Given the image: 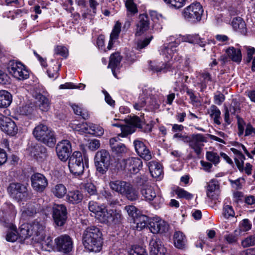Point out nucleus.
<instances>
[{
	"label": "nucleus",
	"instance_id": "47",
	"mask_svg": "<svg viewBox=\"0 0 255 255\" xmlns=\"http://www.w3.org/2000/svg\"><path fill=\"white\" fill-rule=\"evenodd\" d=\"M51 192L56 197L62 198L67 193V189L63 184H58L51 189Z\"/></svg>",
	"mask_w": 255,
	"mask_h": 255
},
{
	"label": "nucleus",
	"instance_id": "3",
	"mask_svg": "<svg viewBox=\"0 0 255 255\" xmlns=\"http://www.w3.org/2000/svg\"><path fill=\"white\" fill-rule=\"evenodd\" d=\"M85 165H87V161L84 157L82 153L79 151H74L70 156L68 166L71 173L75 176H79L83 174L85 168Z\"/></svg>",
	"mask_w": 255,
	"mask_h": 255
},
{
	"label": "nucleus",
	"instance_id": "20",
	"mask_svg": "<svg viewBox=\"0 0 255 255\" xmlns=\"http://www.w3.org/2000/svg\"><path fill=\"white\" fill-rule=\"evenodd\" d=\"M31 181L33 188L40 192H42L48 185L46 178L40 173L32 175L31 177Z\"/></svg>",
	"mask_w": 255,
	"mask_h": 255
},
{
	"label": "nucleus",
	"instance_id": "22",
	"mask_svg": "<svg viewBox=\"0 0 255 255\" xmlns=\"http://www.w3.org/2000/svg\"><path fill=\"white\" fill-rule=\"evenodd\" d=\"M30 224L32 235L36 238L35 240H41L43 239L45 234V227L44 222L36 220Z\"/></svg>",
	"mask_w": 255,
	"mask_h": 255
},
{
	"label": "nucleus",
	"instance_id": "28",
	"mask_svg": "<svg viewBox=\"0 0 255 255\" xmlns=\"http://www.w3.org/2000/svg\"><path fill=\"white\" fill-rule=\"evenodd\" d=\"M35 101V107L42 112H46L50 109V102L49 100L40 93L36 94L34 96Z\"/></svg>",
	"mask_w": 255,
	"mask_h": 255
},
{
	"label": "nucleus",
	"instance_id": "21",
	"mask_svg": "<svg viewBox=\"0 0 255 255\" xmlns=\"http://www.w3.org/2000/svg\"><path fill=\"white\" fill-rule=\"evenodd\" d=\"M135 150L137 154L145 160H149L151 158L150 150L143 142L136 139L133 142Z\"/></svg>",
	"mask_w": 255,
	"mask_h": 255
},
{
	"label": "nucleus",
	"instance_id": "17",
	"mask_svg": "<svg viewBox=\"0 0 255 255\" xmlns=\"http://www.w3.org/2000/svg\"><path fill=\"white\" fill-rule=\"evenodd\" d=\"M0 128L6 134L13 136L17 132L15 123L10 118L0 115Z\"/></svg>",
	"mask_w": 255,
	"mask_h": 255
},
{
	"label": "nucleus",
	"instance_id": "7",
	"mask_svg": "<svg viewBox=\"0 0 255 255\" xmlns=\"http://www.w3.org/2000/svg\"><path fill=\"white\" fill-rule=\"evenodd\" d=\"M95 165L97 170L101 174H105L108 170L111 163V156L107 150L98 151L95 155Z\"/></svg>",
	"mask_w": 255,
	"mask_h": 255
},
{
	"label": "nucleus",
	"instance_id": "55",
	"mask_svg": "<svg viewBox=\"0 0 255 255\" xmlns=\"http://www.w3.org/2000/svg\"><path fill=\"white\" fill-rule=\"evenodd\" d=\"M18 237V233L16 230V227L12 225L10 231H8L6 234V240L8 242H14Z\"/></svg>",
	"mask_w": 255,
	"mask_h": 255
},
{
	"label": "nucleus",
	"instance_id": "61",
	"mask_svg": "<svg viewBox=\"0 0 255 255\" xmlns=\"http://www.w3.org/2000/svg\"><path fill=\"white\" fill-rule=\"evenodd\" d=\"M224 240L230 245H235L238 243V237L235 233L227 234L224 236Z\"/></svg>",
	"mask_w": 255,
	"mask_h": 255
},
{
	"label": "nucleus",
	"instance_id": "5",
	"mask_svg": "<svg viewBox=\"0 0 255 255\" xmlns=\"http://www.w3.org/2000/svg\"><path fill=\"white\" fill-rule=\"evenodd\" d=\"M9 73L18 80H24L29 78V73L21 62L10 61L7 66Z\"/></svg>",
	"mask_w": 255,
	"mask_h": 255
},
{
	"label": "nucleus",
	"instance_id": "60",
	"mask_svg": "<svg viewBox=\"0 0 255 255\" xmlns=\"http://www.w3.org/2000/svg\"><path fill=\"white\" fill-rule=\"evenodd\" d=\"M125 4L127 11L129 14H135L137 12L136 5L134 3L133 0H127Z\"/></svg>",
	"mask_w": 255,
	"mask_h": 255
},
{
	"label": "nucleus",
	"instance_id": "49",
	"mask_svg": "<svg viewBox=\"0 0 255 255\" xmlns=\"http://www.w3.org/2000/svg\"><path fill=\"white\" fill-rule=\"evenodd\" d=\"M148 222V217L145 215H141L137 217L134 220V222L136 224V228L137 230H141L146 227Z\"/></svg>",
	"mask_w": 255,
	"mask_h": 255
},
{
	"label": "nucleus",
	"instance_id": "12",
	"mask_svg": "<svg viewBox=\"0 0 255 255\" xmlns=\"http://www.w3.org/2000/svg\"><path fill=\"white\" fill-rule=\"evenodd\" d=\"M141 193L145 200L151 204L155 208H159L163 202V199L160 196L156 195L153 188L149 185H145L141 190Z\"/></svg>",
	"mask_w": 255,
	"mask_h": 255
},
{
	"label": "nucleus",
	"instance_id": "63",
	"mask_svg": "<svg viewBox=\"0 0 255 255\" xmlns=\"http://www.w3.org/2000/svg\"><path fill=\"white\" fill-rule=\"evenodd\" d=\"M146 103L145 97L143 95H140L137 101L133 104V107L135 110L140 111L145 107Z\"/></svg>",
	"mask_w": 255,
	"mask_h": 255
},
{
	"label": "nucleus",
	"instance_id": "53",
	"mask_svg": "<svg viewBox=\"0 0 255 255\" xmlns=\"http://www.w3.org/2000/svg\"><path fill=\"white\" fill-rule=\"evenodd\" d=\"M38 242H41L42 248L45 251H50L53 248V242L52 238L48 236L41 240H37Z\"/></svg>",
	"mask_w": 255,
	"mask_h": 255
},
{
	"label": "nucleus",
	"instance_id": "19",
	"mask_svg": "<svg viewBox=\"0 0 255 255\" xmlns=\"http://www.w3.org/2000/svg\"><path fill=\"white\" fill-rule=\"evenodd\" d=\"M238 117V134L240 136H253L255 134V128L250 124H246L245 121L240 118Z\"/></svg>",
	"mask_w": 255,
	"mask_h": 255
},
{
	"label": "nucleus",
	"instance_id": "43",
	"mask_svg": "<svg viewBox=\"0 0 255 255\" xmlns=\"http://www.w3.org/2000/svg\"><path fill=\"white\" fill-rule=\"evenodd\" d=\"M181 38L182 41L198 44L201 47H204L205 45V41L201 39L198 35H187L181 36Z\"/></svg>",
	"mask_w": 255,
	"mask_h": 255
},
{
	"label": "nucleus",
	"instance_id": "24",
	"mask_svg": "<svg viewBox=\"0 0 255 255\" xmlns=\"http://www.w3.org/2000/svg\"><path fill=\"white\" fill-rule=\"evenodd\" d=\"M105 216L106 217L107 221L102 222V223L110 225L119 224L121 223L123 219L121 212L118 210H110L107 211V215H106Z\"/></svg>",
	"mask_w": 255,
	"mask_h": 255
},
{
	"label": "nucleus",
	"instance_id": "1",
	"mask_svg": "<svg viewBox=\"0 0 255 255\" xmlns=\"http://www.w3.org/2000/svg\"><path fill=\"white\" fill-rule=\"evenodd\" d=\"M102 233L94 226L88 227L83 235V243L86 249L91 252H99L102 249Z\"/></svg>",
	"mask_w": 255,
	"mask_h": 255
},
{
	"label": "nucleus",
	"instance_id": "2",
	"mask_svg": "<svg viewBox=\"0 0 255 255\" xmlns=\"http://www.w3.org/2000/svg\"><path fill=\"white\" fill-rule=\"evenodd\" d=\"M33 134L37 140L49 147L53 146L56 143L54 132L45 125L40 124L36 126L33 129Z\"/></svg>",
	"mask_w": 255,
	"mask_h": 255
},
{
	"label": "nucleus",
	"instance_id": "18",
	"mask_svg": "<svg viewBox=\"0 0 255 255\" xmlns=\"http://www.w3.org/2000/svg\"><path fill=\"white\" fill-rule=\"evenodd\" d=\"M149 228L153 234L163 233L168 230V225L158 217L152 219L149 223Z\"/></svg>",
	"mask_w": 255,
	"mask_h": 255
},
{
	"label": "nucleus",
	"instance_id": "58",
	"mask_svg": "<svg viewBox=\"0 0 255 255\" xmlns=\"http://www.w3.org/2000/svg\"><path fill=\"white\" fill-rule=\"evenodd\" d=\"M223 215L227 219L234 217L235 213L233 207L228 205L224 206L223 209Z\"/></svg>",
	"mask_w": 255,
	"mask_h": 255
},
{
	"label": "nucleus",
	"instance_id": "23",
	"mask_svg": "<svg viewBox=\"0 0 255 255\" xmlns=\"http://www.w3.org/2000/svg\"><path fill=\"white\" fill-rule=\"evenodd\" d=\"M149 248L150 255H165L167 252V250L162 243L157 239L151 240Z\"/></svg>",
	"mask_w": 255,
	"mask_h": 255
},
{
	"label": "nucleus",
	"instance_id": "56",
	"mask_svg": "<svg viewBox=\"0 0 255 255\" xmlns=\"http://www.w3.org/2000/svg\"><path fill=\"white\" fill-rule=\"evenodd\" d=\"M175 193L180 198H185L186 200H190L193 198V195L192 194L179 187H178L175 190Z\"/></svg>",
	"mask_w": 255,
	"mask_h": 255
},
{
	"label": "nucleus",
	"instance_id": "29",
	"mask_svg": "<svg viewBox=\"0 0 255 255\" xmlns=\"http://www.w3.org/2000/svg\"><path fill=\"white\" fill-rule=\"evenodd\" d=\"M219 194V185L215 179L211 180L207 187L206 195L211 199H216Z\"/></svg>",
	"mask_w": 255,
	"mask_h": 255
},
{
	"label": "nucleus",
	"instance_id": "37",
	"mask_svg": "<svg viewBox=\"0 0 255 255\" xmlns=\"http://www.w3.org/2000/svg\"><path fill=\"white\" fill-rule=\"evenodd\" d=\"M122 57L119 52H116L111 55L108 67L112 69L113 75L117 77L116 70L120 65Z\"/></svg>",
	"mask_w": 255,
	"mask_h": 255
},
{
	"label": "nucleus",
	"instance_id": "38",
	"mask_svg": "<svg viewBox=\"0 0 255 255\" xmlns=\"http://www.w3.org/2000/svg\"><path fill=\"white\" fill-rule=\"evenodd\" d=\"M12 95L6 90H0V108H5L11 103Z\"/></svg>",
	"mask_w": 255,
	"mask_h": 255
},
{
	"label": "nucleus",
	"instance_id": "8",
	"mask_svg": "<svg viewBox=\"0 0 255 255\" xmlns=\"http://www.w3.org/2000/svg\"><path fill=\"white\" fill-rule=\"evenodd\" d=\"M206 137L201 133H194L189 135L186 142L189 147L193 150L195 154L199 156L202 152L204 142H206Z\"/></svg>",
	"mask_w": 255,
	"mask_h": 255
},
{
	"label": "nucleus",
	"instance_id": "32",
	"mask_svg": "<svg viewBox=\"0 0 255 255\" xmlns=\"http://www.w3.org/2000/svg\"><path fill=\"white\" fill-rule=\"evenodd\" d=\"M149 17H142L136 24L135 36H141L149 29Z\"/></svg>",
	"mask_w": 255,
	"mask_h": 255
},
{
	"label": "nucleus",
	"instance_id": "39",
	"mask_svg": "<svg viewBox=\"0 0 255 255\" xmlns=\"http://www.w3.org/2000/svg\"><path fill=\"white\" fill-rule=\"evenodd\" d=\"M200 82L197 84L200 86L201 91H202L207 87V85L209 82H213L211 75L207 71H203L200 74Z\"/></svg>",
	"mask_w": 255,
	"mask_h": 255
},
{
	"label": "nucleus",
	"instance_id": "51",
	"mask_svg": "<svg viewBox=\"0 0 255 255\" xmlns=\"http://www.w3.org/2000/svg\"><path fill=\"white\" fill-rule=\"evenodd\" d=\"M104 132L103 128L99 126L89 124L88 133L93 134L97 136H102Z\"/></svg>",
	"mask_w": 255,
	"mask_h": 255
},
{
	"label": "nucleus",
	"instance_id": "9",
	"mask_svg": "<svg viewBox=\"0 0 255 255\" xmlns=\"http://www.w3.org/2000/svg\"><path fill=\"white\" fill-rule=\"evenodd\" d=\"M7 192L12 198L18 201L26 200L28 197L27 187L21 183H10L7 188Z\"/></svg>",
	"mask_w": 255,
	"mask_h": 255
},
{
	"label": "nucleus",
	"instance_id": "48",
	"mask_svg": "<svg viewBox=\"0 0 255 255\" xmlns=\"http://www.w3.org/2000/svg\"><path fill=\"white\" fill-rule=\"evenodd\" d=\"M171 68V64L166 63L162 64L161 66L156 65L154 63L151 62L150 68L153 72L166 73L169 71Z\"/></svg>",
	"mask_w": 255,
	"mask_h": 255
},
{
	"label": "nucleus",
	"instance_id": "46",
	"mask_svg": "<svg viewBox=\"0 0 255 255\" xmlns=\"http://www.w3.org/2000/svg\"><path fill=\"white\" fill-rule=\"evenodd\" d=\"M185 237L183 234L180 232H175L174 234V244L178 249H182L185 245Z\"/></svg>",
	"mask_w": 255,
	"mask_h": 255
},
{
	"label": "nucleus",
	"instance_id": "50",
	"mask_svg": "<svg viewBox=\"0 0 255 255\" xmlns=\"http://www.w3.org/2000/svg\"><path fill=\"white\" fill-rule=\"evenodd\" d=\"M129 255H148L145 248L139 246H133L128 251Z\"/></svg>",
	"mask_w": 255,
	"mask_h": 255
},
{
	"label": "nucleus",
	"instance_id": "59",
	"mask_svg": "<svg viewBox=\"0 0 255 255\" xmlns=\"http://www.w3.org/2000/svg\"><path fill=\"white\" fill-rule=\"evenodd\" d=\"M228 110L231 114L236 115L240 112V103L236 99H233Z\"/></svg>",
	"mask_w": 255,
	"mask_h": 255
},
{
	"label": "nucleus",
	"instance_id": "40",
	"mask_svg": "<svg viewBox=\"0 0 255 255\" xmlns=\"http://www.w3.org/2000/svg\"><path fill=\"white\" fill-rule=\"evenodd\" d=\"M69 126L73 130L79 132L80 133H88L89 124H87V123H80L78 121H73L70 124Z\"/></svg>",
	"mask_w": 255,
	"mask_h": 255
},
{
	"label": "nucleus",
	"instance_id": "4",
	"mask_svg": "<svg viewBox=\"0 0 255 255\" xmlns=\"http://www.w3.org/2000/svg\"><path fill=\"white\" fill-rule=\"evenodd\" d=\"M238 147L239 149L235 148H231V150L235 155L234 157L235 163L240 171H245L248 175H251L252 174V165L250 163H247L246 164V167L245 168L244 167V160L245 158L244 155L240 151L241 148H242L244 150L245 153L249 157H251V155L244 145L241 144L238 146Z\"/></svg>",
	"mask_w": 255,
	"mask_h": 255
},
{
	"label": "nucleus",
	"instance_id": "33",
	"mask_svg": "<svg viewBox=\"0 0 255 255\" xmlns=\"http://www.w3.org/2000/svg\"><path fill=\"white\" fill-rule=\"evenodd\" d=\"M231 25L234 30L245 34L247 29L246 24L242 17H235L233 18Z\"/></svg>",
	"mask_w": 255,
	"mask_h": 255
},
{
	"label": "nucleus",
	"instance_id": "35",
	"mask_svg": "<svg viewBox=\"0 0 255 255\" xmlns=\"http://www.w3.org/2000/svg\"><path fill=\"white\" fill-rule=\"evenodd\" d=\"M83 198V194L79 190L70 191L67 193L66 196V201L72 204L81 202Z\"/></svg>",
	"mask_w": 255,
	"mask_h": 255
},
{
	"label": "nucleus",
	"instance_id": "27",
	"mask_svg": "<svg viewBox=\"0 0 255 255\" xmlns=\"http://www.w3.org/2000/svg\"><path fill=\"white\" fill-rule=\"evenodd\" d=\"M31 155L33 156L37 161L42 162L47 157L46 148L42 145H36L31 150Z\"/></svg>",
	"mask_w": 255,
	"mask_h": 255
},
{
	"label": "nucleus",
	"instance_id": "52",
	"mask_svg": "<svg viewBox=\"0 0 255 255\" xmlns=\"http://www.w3.org/2000/svg\"><path fill=\"white\" fill-rule=\"evenodd\" d=\"M71 107L75 114L81 116L83 119H86L89 117L88 112L79 105L72 104L71 105Z\"/></svg>",
	"mask_w": 255,
	"mask_h": 255
},
{
	"label": "nucleus",
	"instance_id": "13",
	"mask_svg": "<svg viewBox=\"0 0 255 255\" xmlns=\"http://www.w3.org/2000/svg\"><path fill=\"white\" fill-rule=\"evenodd\" d=\"M143 122L138 117L135 116L128 120V124L121 127V133L119 134L122 137H126L135 131V128H142Z\"/></svg>",
	"mask_w": 255,
	"mask_h": 255
},
{
	"label": "nucleus",
	"instance_id": "57",
	"mask_svg": "<svg viewBox=\"0 0 255 255\" xmlns=\"http://www.w3.org/2000/svg\"><path fill=\"white\" fill-rule=\"evenodd\" d=\"M206 157L208 160L212 162L215 165L220 162V156L215 152L207 151L206 154Z\"/></svg>",
	"mask_w": 255,
	"mask_h": 255
},
{
	"label": "nucleus",
	"instance_id": "41",
	"mask_svg": "<svg viewBox=\"0 0 255 255\" xmlns=\"http://www.w3.org/2000/svg\"><path fill=\"white\" fill-rule=\"evenodd\" d=\"M228 56L233 61L240 62L242 60L241 51L239 49H236L234 47H230L226 50Z\"/></svg>",
	"mask_w": 255,
	"mask_h": 255
},
{
	"label": "nucleus",
	"instance_id": "64",
	"mask_svg": "<svg viewBox=\"0 0 255 255\" xmlns=\"http://www.w3.org/2000/svg\"><path fill=\"white\" fill-rule=\"evenodd\" d=\"M34 108L30 105H26L20 108V113L23 115H28L32 114L34 111Z\"/></svg>",
	"mask_w": 255,
	"mask_h": 255
},
{
	"label": "nucleus",
	"instance_id": "31",
	"mask_svg": "<svg viewBox=\"0 0 255 255\" xmlns=\"http://www.w3.org/2000/svg\"><path fill=\"white\" fill-rule=\"evenodd\" d=\"M38 205L36 204H27L21 210V218L27 220L28 218L34 216L37 212Z\"/></svg>",
	"mask_w": 255,
	"mask_h": 255
},
{
	"label": "nucleus",
	"instance_id": "34",
	"mask_svg": "<svg viewBox=\"0 0 255 255\" xmlns=\"http://www.w3.org/2000/svg\"><path fill=\"white\" fill-rule=\"evenodd\" d=\"M121 30V24L119 22L117 21L116 23L110 34V40L107 47L108 50H111L114 44L118 40Z\"/></svg>",
	"mask_w": 255,
	"mask_h": 255
},
{
	"label": "nucleus",
	"instance_id": "10",
	"mask_svg": "<svg viewBox=\"0 0 255 255\" xmlns=\"http://www.w3.org/2000/svg\"><path fill=\"white\" fill-rule=\"evenodd\" d=\"M54 245L57 251L65 254L71 252L73 248L72 239L65 234L56 238L54 239Z\"/></svg>",
	"mask_w": 255,
	"mask_h": 255
},
{
	"label": "nucleus",
	"instance_id": "15",
	"mask_svg": "<svg viewBox=\"0 0 255 255\" xmlns=\"http://www.w3.org/2000/svg\"><path fill=\"white\" fill-rule=\"evenodd\" d=\"M52 217L57 226L64 225L67 219V209L63 205H56L53 207Z\"/></svg>",
	"mask_w": 255,
	"mask_h": 255
},
{
	"label": "nucleus",
	"instance_id": "16",
	"mask_svg": "<svg viewBox=\"0 0 255 255\" xmlns=\"http://www.w3.org/2000/svg\"><path fill=\"white\" fill-rule=\"evenodd\" d=\"M57 155L62 161H66L70 157L72 152L70 142L68 140H63L59 142L56 147Z\"/></svg>",
	"mask_w": 255,
	"mask_h": 255
},
{
	"label": "nucleus",
	"instance_id": "11",
	"mask_svg": "<svg viewBox=\"0 0 255 255\" xmlns=\"http://www.w3.org/2000/svg\"><path fill=\"white\" fill-rule=\"evenodd\" d=\"M121 167L131 174H136L142 166V162L138 157H131L124 159L120 162Z\"/></svg>",
	"mask_w": 255,
	"mask_h": 255
},
{
	"label": "nucleus",
	"instance_id": "6",
	"mask_svg": "<svg viewBox=\"0 0 255 255\" xmlns=\"http://www.w3.org/2000/svg\"><path fill=\"white\" fill-rule=\"evenodd\" d=\"M179 44V41L176 40L167 45H163L159 50L161 55L165 62H169L171 60L179 61L181 56L177 53L176 47Z\"/></svg>",
	"mask_w": 255,
	"mask_h": 255
},
{
	"label": "nucleus",
	"instance_id": "36",
	"mask_svg": "<svg viewBox=\"0 0 255 255\" xmlns=\"http://www.w3.org/2000/svg\"><path fill=\"white\" fill-rule=\"evenodd\" d=\"M128 182L125 181L115 180L111 181L109 186L112 190L123 195L125 193L126 188L128 187Z\"/></svg>",
	"mask_w": 255,
	"mask_h": 255
},
{
	"label": "nucleus",
	"instance_id": "30",
	"mask_svg": "<svg viewBox=\"0 0 255 255\" xmlns=\"http://www.w3.org/2000/svg\"><path fill=\"white\" fill-rule=\"evenodd\" d=\"M148 166L151 176L156 179H160L162 176V167L161 164L155 161L148 163Z\"/></svg>",
	"mask_w": 255,
	"mask_h": 255
},
{
	"label": "nucleus",
	"instance_id": "25",
	"mask_svg": "<svg viewBox=\"0 0 255 255\" xmlns=\"http://www.w3.org/2000/svg\"><path fill=\"white\" fill-rule=\"evenodd\" d=\"M118 137H113L110 140L112 152L117 156H122L128 152V148L122 143L118 142Z\"/></svg>",
	"mask_w": 255,
	"mask_h": 255
},
{
	"label": "nucleus",
	"instance_id": "62",
	"mask_svg": "<svg viewBox=\"0 0 255 255\" xmlns=\"http://www.w3.org/2000/svg\"><path fill=\"white\" fill-rule=\"evenodd\" d=\"M242 245L244 248L255 245V235H250L242 241Z\"/></svg>",
	"mask_w": 255,
	"mask_h": 255
},
{
	"label": "nucleus",
	"instance_id": "26",
	"mask_svg": "<svg viewBox=\"0 0 255 255\" xmlns=\"http://www.w3.org/2000/svg\"><path fill=\"white\" fill-rule=\"evenodd\" d=\"M184 16H202L204 14L201 4L196 2L187 6L184 11Z\"/></svg>",
	"mask_w": 255,
	"mask_h": 255
},
{
	"label": "nucleus",
	"instance_id": "54",
	"mask_svg": "<svg viewBox=\"0 0 255 255\" xmlns=\"http://www.w3.org/2000/svg\"><path fill=\"white\" fill-rule=\"evenodd\" d=\"M174 77L176 79L175 83L177 86H178L180 84L187 82L188 79V76L184 75L183 73L181 70H178L175 72Z\"/></svg>",
	"mask_w": 255,
	"mask_h": 255
},
{
	"label": "nucleus",
	"instance_id": "44",
	"mask_svg": "<svg viewBox=\"0 0 255 255\" xmlns=\"http://www.w3.org/2000/svg\"><path fill=\"white\" fill-rule=\"evenodd\" d=\"M123 195H125L130 201H134L138 198V191L130 183H128V187L126 188L125 193Z\"/></svg>",
	"mask_w": 255,
	"mask_h": 255
},
{
	"label": "nucleus",
	"instance_id": "45",
	"mask_svg": "<svg viewBox=\"0 0 255 255\" xmlns=\"http://www.w3.org/2000/svg\"><path fill=\"white\" fill-rule=\"evenodd\" d=\"M210 116L213 119L214 122L217 125L221 124V111L215 105H212L208 111Z\"/></svg>",
	"mask_w": 255,
	"mask_h": 255
},
{
	"label": "nucleus",
	"instance_id": "14",
	"mask_svg": "<svg viewBox=\"0 0 255 255\" xmlns=\"http://www.w3.org/2000/svg\"><path fill=\"white\" fill-rule=\"evenodd\" d=\"M88 209L92 216L94 217L100 222L107 221L106 215L107 209L103 206L100 205L97 202L91 201L89 202Z\"/></svg>",
	"mask_w": 255,
	"mask_h": 255
},
{
	"label": "nucleus",
	"instance_id": "42",
	"mask_svg": "<svg viewBox=\"0 0 255 255\" xmlns=\"http://www.w3.org/2000/svg\"><path fill=\"white\" fill-rule=\"evenodd\" d=\"M18 236L21 240H25L28 237L32 236L30 224L24 223L22 224L19 228Z\"/></svg>",
	"mask_w": 255,
	"mask_h": 255
}]
</instances>
